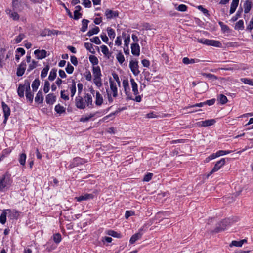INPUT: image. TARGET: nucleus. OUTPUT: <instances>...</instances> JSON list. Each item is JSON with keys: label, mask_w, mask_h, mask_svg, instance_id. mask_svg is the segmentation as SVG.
<instances>
[{"label": "nucleus", "mask_w": 253, "mask_h": 253, "mask_svg": "<svg viewBox=\"0 0 253 253\" xmlns=\"http://www.w3.org/2000/svg\"><path fill=\"white\" fill-rule=\"evenodd\" d=\"M130 83L132 88V92H133V95L135 96V97H134L130 91V90L129 86V83L127 80H124L122 83L125 93L127 96V99L133 100L137 102H139L141 100V97L140 95H137L138 94L137 84L135 82L134 80L132 78L130 79Z\"/></svg>", "instance_id": "f257e3e1"}, {"label": "nucleus", "mask_w": 253, "mask_h": 253, "mask_svg": "<svg viewBox=\"0 0 253 253\" xmlns=\"http://www.w3.org/2000/svg\"><path fill=\"white\" fill-rule=\"evenodd\" d=\"M237 221L238 218L236 217L232 219H225L219 222L217 224L214 229H213L211 232L214 233H218L222 232L225 230L226 228L228 226H230L232 223Z\"/></svg>", "instance_id": "f03ea898"}, {"label": "nucleus", "mask_w": 253, "mask_h": 253, "mask_svg": "<svg viewBox=\"0 0 253 253\" xmlns=\"http://www.w3.org/2000/svg\"><path fill=\"white\" fill-rule=\"evenodd\" d=\"M11 184V181L9 174L6 173L0 179V190L4 191L7 189Z\"/></svg>", "instance_id": "7ed1b4c3"}, {"label": "nucleus", "mask_w": 253, "mask_h": 253, "mask_svg": "<svg viewBox=\"0 0 253 253\" xmlns=\"http://www.w3.org/2000/svg\"><path fill=\"white\" fill-rule=\"evenodd\" d=\"M27 90H30V82L28 81L25 82L23 84L19 85L17 90L18 94L20 97H23L24 91Z\"/></svg>", "instance_id": "20e7f679"}, {"label": "nucleus", "mask_w": 253, "mask_h": 253, "mask_svg": "<svg viewBox=\"0 0 253 253\" xmlns=\"http://www.w3.org/2000/svg\"><path fill=\"white\" fill-rule=\"evenodd\" d=\"M225 163L226 161L224 158H222L219 161H217L212 170L207 174V177H209L212 173L218 171L222 166L225 165Z\"/></svg>", "instance_id": "39448f33"}, {"label": "nucleus", "mask_w": 253, "mask_h": 253, "mask_svg": "<svg viewBox=\"0 0 253 253\" xmlns=\"http://www.w3.org/2000/svg\"><path fill=\"white\" fill-rule=\"evenodd\" d=\"M138 62L136 60H131L129 62V68L131 72L133 73V75L135 76H137L139 73L140 71L138 68Z\"/></svg>", "instance_id": "423d86ee"}, {"label": "nucleus", "mask_w": 253, "mask_h": 253, "mask_svg": "<svg viewBox=\"0 0 253 253\" xmlns=\"http://www.w3.org/2000/svg\"><path fill=\"white\" fill-rule=\"evenodd\" d=\"M216 121L213 119L206 120L205 121H200L195 124L196 126H211L214 125Z\"/></svg>", "instance_id": "0eeeda50"}, {"label": "nucleus", "mask_w": 253, "mask_h": 253, "mask_svg": "<svg viewBox=\"0 0 253 253\" xmlns=\"http://www.w3.org/2000/svg\"><path fill=\"white\" fill-rule=\"evenodd\" d=\"M75 105L76 107L81 109H84L86 107L85 103L82 97L78 96L75 99Z\"/></svg>", "instance_id": "6e6552de"}, {"label": "nucleus", "mask_w": 253, "mask_h": 253, "mask_svg": "<svg viewBox=\"0 0 253 253\" xmlns=\"http://www.w3.org/2000/svg\"><path fill=\"white\" fill-rule=\"evenodd\" d=\"M8 216L11 219H17L20 215V212L16 210L7 209L6 210Z\"/></svg>", "instance_id": "1a4fd4ad"}, {"label": "nucleus", "mask_w": 253, "mask_h": 253, "mask_svg": "<svg viewBox=\"0 0 253 253\" xmlns=\"http://www.w3.org/2000/svg\"><path fill=\"white\" fill-rule=\"evenodd\" d=\"M2 109L4 113V123H6L7 120L8 119V116L10 115V109L8 107V106L3 102H2Z\"/></svg>", "instance_id": "9d476101"}, {"label": "nucleus", "mask_w": 253, "mask_h": 253, "mask_svg": "<svg viewBox=\"0 0 253 253\" xmlns=\"http://www.w3.org/2000/svg\"><path fill=\"white\" fill-rule=\"evenodd\" d=\"M110 93L112 94V95L114 97H116L118 95V90L115 83L113 82V81H110Z\"/></svg>", "instance_id": "9b49d317"}, {"label": "nucleus", "mask_w": 253, "mask_h": 253, "mask_svg": "<svg viewBox=\"0 0 253 253\" xmlns=\"http://www.w3.org/2000/svg\"><path fill=\"white\" fill-rule=\"evenodd\" d=\"M94 197L92 194H85L83 195H81L78 197H75V199L78 202H81L82 201L87 200L89 199H92Z\"/></svg>", "instance_id": "f8f14e48"}, {"label": "nucleus", "mask_w": 253, "mask_h": 253, "mask_svg": "<svg viewBox=\"0 0 253 253\" xmlns=\"http://www.w3.org/2000/svg\"><path fill=\"white\" fill-rule=\"evenodd\" d=\"M46 51L45 50H36L34 54L38 59H42L46 56Z\"/></svg>", "instance_id": "ddd939ff"}, {"label": "nucleus", "mask_w": 253, "mask_h": 253, "mask_svg": "<svg viewBox=\"0 0 253 253\" xmlns=\"http://www.w3.org/2000/svg\"><path fill=\"white\" fill-rule=\"evenodd\" d=\"M105 14L107 19L115 18L118 16L117 11H113L108 9H106Z\"/></svg>", "instance_id": "4468645a"}, {"label": "nucleus", "mask_w": 253, "mask_h": 253, "mask_svg": "<svg viewBox=\"0 0 253 253\" xmlns=\"http://www.w3.org/2000/svg\"><path fill=\"white\" fill-rule=\"evenodd\" d=\"M131 53L133 55L138 56L140 54V47L137 43H133L131 46Z\"/></svg>", "instance_id": "2eb2a0df"}, {"label": "nucleus", "mask_w": 253, "mask_h": 253, "mask_svg": "<svg viewBox=\"0 0 253 253\" xmlns=\"http://www.w3.org/2000/svg\"><path fill=\"white\" fill-rule=\"evenodd\" d=\"M84 101L85 103V105L88 107L92 106V98L91 95L86 94L84 96Z\"/></svg>", "instance_id": "dca6fc26"}, {"label": "nucleus", "mask_w": 253, "mask_h": 253, "mask_svg": "<svg viewBox=\"0 0 253 253\" xmlns=\"http://www.w3.org/2000/svg\"><path fill=\"white\" fill-rule=\"evenodd\" d=\"M6 12L13 20L15 21L19 20V15L17 12L12 11L11 9H6Z\"/></svg>", "instance_id": "f3484780"}, {"label": "nucleus", "mask_w": 253, "mask_h": 253, "mask_svg": "<svg viewBox=\"0 0 253 253\" xmlns=\"http://www.w3.org/2000/svg\"><path fill=\"white\" fill-rule=\"evenodd\" d=\"M26 65L25 63L22 62L19 66L17 71V75L18 76H22L25 71Z\"/></svg>", "instance_id": "a211bd4d"}, {"label": "nucleus", "mask_w": 253, "mask_h": 253, "mask_svg": "<svg viewBox=\"0 0 253 253\" xmlns=\"http://www.w3.org/2000/svg\"><path fill=\"white\" fill-rule=\"evenodd\" d=\"M239 0H232L231 6H230V14H232L235 11L237 7L238 6Z\"/></svg>", "instance_id": "6ab92c4d"}, {"label": "nucleus", "mask_w": 253, "mask_h": 253, "mask_svg": "<svg viewBox=\"0 0 253 253\" xmlns=\"http://www.w3.org/2000/svg\"><path fill=\"white\" fill-rule=\"evenodd\" d=\"M208 85L205 82L199 83L198 85V90L200 92H205L208 90Z\"/></svg>", "instance_id": "aec40b11"}, {"label": "nucleus", "mask_w": 253, "mask_h": 253, "mask_svg": "<svg viewBox=\"0 0 253 253\" xmlns=\"http://www.w3.org/2000/svg\"><path fill=\"white\" fill-rule=\"evenodd\" d=\"M103 99L102 95L99 92H96L95 95V104L97 106H100L103 103Z\"/></svg>", "instance_id": "412c9836"}, {"label": "nucleus", "mask_w": 253, "mask_h": 253, "mask_svg": "<svg viewBox=\"0 0 253 253\" xmlns=\"http://www.w3.org/2000/svg\"><path fill=\"white\" fill-rule=\"evenodd\" d=\"M92 72L94 78L101 77V73L99 66H94L92 69Z\"/></svg>", "instance_id": "4be33fe9"}, {"label": "nucleus", "mask_w": 253, "mask_h": 253, "mask_svg": "<svg viewBox=\"0 0 253 253\" xmlns=\"http://www.w3.org/2000/svg\"><path fill=\"white\" fill-rule=\"evenodd\" d=\"M55 99L56 96L53 93L49 94L46 97V101L49 104H53L55 101Z\"/></svg>", "instance_id": "5701e85b"}, {"label": "nucleus", "mask_w": 253, "mask_h": 253, "mask_svg": "<svg viewBox=\"0 0 253 253\" xmlns=\"http://www.w3.org/2000/svg\"><path fill=\"white\" fill-rule=\"evenodd\" d=\"M246 239H243L240 241H233L230 245V247L236 246L241 247L242 246L243 244L247 242Z\"/></svg>", "instance_id": "b1692460"}, {"label": "nucleus", "mask_w": 253, "mask_h": 253, "mask_svg": "<svg viewBox=\"0 0 253 253\" xmlns=\"http://www.w3.org/2000/svg\"><path fill=\"white\" fill-rule=\"evenodd\" d=\"M142 236V234L140 233H137L132 236L130 239L129 242L130 244H134L136 241L140 239Z\"/></svg>", "instance_id": "393cba45"}, {"label": "nucleus", "mask_w": 253, "mask_h": 253, "mask_svg": "<svg viewBox=\"0 0 253 253\" xmlns=\"http://www.w3.org/2000/svg\"><path fill=\"white\" fill-rule=\"evenodd\" d=\"M252 2L249 0H247L244 4V12L248 13L252 8Z\"/></svg>", "instance_id": "a878e982"}, {"label": "nucleus", "mask_w": 253, "mask_h": 253, "mask_svg": "<svg viewBox=\"0 0 253 253\" xmlns=\"http://www.w3.org/2000/svg\"><path fill=\"white\" fill-rule=\"evenodd\" d=\"M43 97L42 96V92L39 91L36 95V96L35 98V101L39 103H41L43 102Z\"/></svg>", "instance_id": "bb28decb"}, {"label": "nucleus", "mask_w": 253, "mask_h": 253, "mask_svg": "<svg viewBox=\"0 0 253 253\" xmlns=\"http://www.w3.org/2000/svg\"><path fill=\"white\" fill-rule=\"evenodd\" d=\"M100 48L103 54L109 58L111 53L109 52L108 47L106 45H103L100 46Z\"/></svg>", "instance_id": "cd10ccee"}, {"label": "nucleus", "mask_w": 253, "mask_h": 253, "mask_svg": "<svg viewBox=\"0 0 253 253\" xmlns=\"http://www.w3.org/2000/svg\"><path fill=\"white\" fill-rule=\"evenodd\" d=\"M7 215L6 210H4L0 216V222L2 224H5L6 221V215Z\"/></svg>", "instance_id": "c85d7f7f"}, {"label": "nucleus", "mask_w": 253, "mask_h": 253, "mask_svg": "<svg viewBox=\"0 0 253 253\" xmlns=\"http://www.w3.org/2000/svg\"><path fill=\"white\" fill-rule=\"evenodd\" d=\"M65 108L63 106L60 105V104H58L56 105L55 107V110L57 113L61 114L65 112Z\"/></svg>", "instance_id": "c756f323"}, {"label": "nucleus", "mask_w": 253, "mask_h": 253, "mask_svg": "<svg viewBox=\"0 0 253 253\" xmlns=\"http://www.w3.org/2000/svg\"><path fill=\"white\" fill-rule=\"evenodd\" d=\"M40 80L39 79L35 80L32 84V87L33 91H35L37 90L40 85Z\"/></svg>", "instance_id": "7c9ffc66"}, {"label": "nucleus", "mask_w": 253, "mask_h": 253, "mask_svg": "<svg viewBox=\"0 0 253 253\" xmlns=\"http://www.w3.org/2000/svg\"><path fill=\"white\" fill-rule=\"evenodd\" d=\"M209 45L220 47H221L222 44L221 42L218 41L210 40Z\"/></svg>", "instance_id": "2f4dec72"}, {"label": "nucleus", "mask_w": 253, "mask_h": 253, "mask_svg": "<svg viewBox=\"0 0 253 253\" xmlns=\"http://www.w3.org/2000/svg\"><path fill=\"white\" fill-rule=\"evenodd\" d=\"M99 31V29L98 27H95V28H93L92 29L89 30L87 33V35L89 37L91 36L92 35L94 34H97Z\"/></svg>", "instance_id": "473e14b6"}, {"label": "nucleus", "mask_w": 253, "mask_h": 253, "mask_svg": "<svg viewBox=\"0 0 253 253\" xmlns=\"http://www.w3.org/2000/svg\"><path fill=\"white\" fill-rule=\"evenodd\" d=\"M182 62L184 64H193L196 62V60L194 59H189L187 57H184L182 59Z\"/></svg>", "instance_id": "72a5a7b5"}, {"label": "nucleus", "mask_w": 253, "mask_h": 253, "mask_svg": "<svg viewBox=\"0 0 253 253\" xmlns=\"http://www.w3.org/2000/svg\"><path fill=\"white\" fill-rule=\"evenodd\" d=\"M218 100L221 104H225L228 101L227 97L223 94H220Z\"/></svg>", "instance_id": "f704fd0d"}, {"label": "nucleus", "mask_w": 253, "mask_h": 253, "mask_svg": "<svg viewBox=\"0 0 253 253\" xmlns=\"http://www.w3.org/2000/svg\"><path fill=\"white\" fill-rule=\"evenodd\" d=\"M235 29L236 30H242L244 29V22L242 20H239L236 23Z\"/></svg>", "instance_id": "c9c22d12"}, {"label": "nucleus", "mask_w": 253, "mask_h": 253, "mask_svg": "<svg viewBox=\"0 0 253 253\" xmlns=\"http://www.w3.org/2000/svg\"><path fill=\"white\" fill-rule=\"evenodd\" d=\"M84 46L87 50H88L91 53H94L95 50L94 48L93 47V45L91 43H85Z\"/></svg>", "instance_id": "e433bc0d"}, {"label": "nucleus", "mask_w": 253, "mask_h": 253, "mask_svg": "<svg viewBox=\"0 0 253 253\" xmlns=\"http://www.w3.org/2000/svg\"><path fill=\"white\" fill-rule=\"evenodd\" d=\"M70 89L71 92V96L72 97L74 96L76 91V83L74 81H73L72 84L70 87Z\"/></svg>", "instance_id": "4c0bfd02"}, {"label": "nucleus", "mask_w": 253, "mask_h": 253, "mask_svg": "<svg viewBox=\"0 0 253 253\" xmlns=\"http://www.w3.org/2000/svg\"><path fill=\"white\" fill-rule=\"evenodd\" d=\"M56 77V70L52 69L48 76V79L50 81H53Z\"/></svg>", "instance_id": "58836bf2"}, {"label": "nucleus", "mask_w": 253, "mask_h": 253, "mask_svg": "<svg viewBox=\"0 0 253 253\" xmlns=\"http://www.w3.org/2000/svg\"><path fill=\"white\" fill-rule=\"evenodd\" d=\"M49 70V67L48 66H46L44 67L41 72V77L42 78H44L46 77L48 72Z\"/></svg>", "instance_id": "ea45409f"}, {"label": "nucleus", "mask_w": 253, "mask_h": 253, "mask_svg": "<svg viewBox=\"0 0 253 253\" xmlns=\"http://www.w3.org/2000/svg\"><path fill=\"white\" fill-rule=\"evenodd\" d=\"M90 62L93 65H96L98 63L97 58L94 55H90L89 57Z\"/></svg>", "instance_id": "a19ab883"}, {"label": "nucleus", "mask_w": 253, "mask_h": 253, "mask_svg": "<svg viewBox=\"0 0 253 253\" xmlns=\"http://www.w3.org/2000/svg\"><path fill=\"white\" fill-rule=\"evenodd\" d=\"M89 21L86 19H83L82 21V27L81 28V31L83 32H84L87 28V25Z\"/></svg>", "instance_id": "79ce46f5"}, {"label": "nucleus", "mask_w": 253, "mask_h": 253, "mask_svg": "<svg viewBox=\"0 0 253 253\" xmlns=\"http://www.w3.org/2000/svg\"><path fill=\"white\" fill-rule=\"evenodd\" d=\"M241 81L245 84L253 86V79L242 78Z\"/></svg>", "instance_id": "37998d69"}, {"label": "nucleus", "mask_w": 253, "mask_h": 253, "mask_svg": "<svg viewBox=\"0 0 253 253\" xmlns=\"http://www.w3.org/2000/svg\"><path fill=\"white\" fill-rule=\"evenodd\" d=\"M107 234L114 237H117V238H121V235L120 233H118L113 230H109L107 232Z\"/></svg>", "instance_id": "c03bdc74"}, {"label": "nucleus", "mask_w": 253, "mask_h": 253, "mask_svg": "<svg viewBox=\"0 0 253 253\" xmlns=\"http://www.w3.org/2000/svg\"><path fill=\"white\" fill-rule=\"evenodd\" d=\"M26 159V155L25 154L22 153L20 155L19 159V161L21 165H22L23 166L25 165Z\"/></svg>", "instance_id": "a18cd8bd"}, {"label": "nucleus", "mask_w": 253, "mask_h": 253, "mask_svg": "<svg viewBox=\"0 0 253 253\" xmlns=\"http://www.w3.org/2000/svg\"><path fill=\"white\" fill-rule=\"evenodd\" d=\"M219 24L221 26V29H222V31L224 32V33H229L230 32V29L226 25H224L223 24L222 22H219Z\"/></svg>", "instance_id": "49530a36"}, {"label": "nucleus", "mask_w": 253, "mask_h": 253, "mask_svg": "<svg viewBox=\"0 0 253 253\" xmlns=\"http://www.w3.org/2000/svg\"><path fill=\"white\" fill-rule=\"evenodd\" d=\"M61 236L59 233L55 234L53 235V240L55 243L58 244L61 241Z\"/></svg>", "instance_id": "de8ad7c7"}, {"label": "nucleus", "mask_w": 253, "mask_h": 253, "mask_svg": "<svg viewBox=\"0 0 253 253\" xmlns=\"http://www.w3.org/2000/svg\"><path fill=\"white\" fill-rule=\"evenodd\" d=\"M25 37V35L23 34H20L15 39V41L16 43H18L21 42V41Z\"/></svg>", "instance_id": "09e8293b"}, {"label": "nucleus", "mask_w": 253, "mask_h": 253, "mask_svg": "<svg viewBox=\"0 0 253 253\" xmlns=\"http://www.w3.org/2000/svg\"><path fill=\"white\" fill-rule=\"evenodd\" d=\"M217 155L216 154V152L215 153H213L211 155H210L208 157H207L205 160V163H208L211 160H212L213 159H215L216 158H217Z\"/></svg>", "instance_id": "8fccbe9b"}, {"label": "nucleus", "mask_w": 253, "mask_h": 253, "mask_svg": "<svg viewBox=\"0 0 253 253\" xmlns=\"http://www.w3.org/2000/svg\"><path fill=\"white\" fill-rule=\"evenodd\" d=\"M116 58L120 64H122L125 61L124 56L121 53H119L117 55Z\"/></svg>", "instance_id": "3c124183"}, {"label": "nucleus", "mask_w": 253, "mask_h": 253, "mask_svg": "<svg viewBox=\"0 0 253 253\" xmlns=\"http://www.w3.org/2000/svg\"><path fill=\"white\" fill-rule=\"evenodd\" d=\"M26 97L27 99L29 100L30 102H32L33 100V94H32L30 90H27L26 92Z\"/></svg>", "instance_id": "603ef678"}, {"label": "nucleus", "mask_w": 253, "mask_h": 253, "mask_svg": "<svg viewBox=\"0 0 253 253\" xmlns=\"http://www.w3.org/2000/svg\"><path fill=\"white\" fill-rule=\"evenodd\" d=\"M74 69L73 66L68 63L65 69L66 72L68 74H72L73 72Z\"/></svg>", "instance_id": "864d4df0"}, {"label": "nucleus", "mask_w": 253, "mask_h": 253, "mask_svg": "<svg viewBox=\"0 0 253 253\" xmlns=\"http://www.w3.org/2000/svg\"><path fill=\"white\" fill-rule=\"evenodd\" d=\"M6 51L5 48H0V66L2 67V65L1 63V60L2 58L4 57V54Z\"/></svg>", "instance_id": "5fc2aeb1"}, {"label": "nucleus", "mask_w": 253, "mask_h": 253, "mask_svg": "<svg viewBox=\"0 0 253 253\" xmlns=\"http://www.w3.org/2000/svg\"><path fill=\"white\" fill-rule=\"evenodd\" d=\"M93 82L95 85L98 87H100L102 85L101 77L94 78Z\"/></svg>", "instance_id": "6e6d98bb"}, {"label": "nucleus", "mask_w": 253, "mask_h": 253, "mask_svg": "<svg viewBox=\"0 0 253 253\" xmlns=\"http://www.w3.org/2000/svg\"><path fill=\"white\" fill-rule=\"evenodd\" d=\"M94 114H90L85 117H83L80 118V121L83 122H86V121H88L90 118L94 117Z\"/></svg>", "instance_id": "4d7b16f0"}, {"label": "nucleus", "mask_w": 253, "mask_h": 253, "mask_svg": "<svg viewBox=\"0 0 253 253\" xmlns=\"http://www.w3.org/2000/svg\"><path fill=\"white\" fill-rule=\"evenodd\" d=\"M231 152V151H224V150H220L216 152V154L217 155V157H220L221 156H223L225 155L228 154Z\"/></svg>", "instance_id": "13d9d810"}, {"label": "nucleus", "mask_w": 253, "mask_h": 253, "mask_svg": "<svg viewBox=\"0 0 253 253\" xmlns=\"http://www.w3.org/2000/svg\"><path fill=\"white\" fill-rule=\"evenodd\" d=\"M49 87H50V83L48 81H46L44 83V87H43V91L44 92L46 93H47L49 90Z\"/></svg>", "instance_id": "bf43d9fd"}, {"label": "nucleus", "mask_w": 253, "mask_h": 253, "mask_svg": "<svg viewBox=\"0 0 253 253\" xmlns=\"http://www.w3.org/2000/svg\"><path fill=\"white\" fill-rule=\"evenodd\" d=\"M107 32L108 36L110 37V38H114L115 37V33L114 32V31L112 29L110 28H108Z\"/></svg>", "instance_id": "052dcab7"}, {"label": "nucleus", "mask_w": 253, "mask_h": 253, "mask_svg": "<svg viewBox=\"0 0 253 253\" xmlns=\"http://www.w3.org/2000/svg\"><path fill=\"white\" fill-rule=\"evenodd\" d=\"M203 75L211 80H216L217 79V77L215 75L209 73H203Z\"/></svg>", "instance_id": "680f3d73"}, {"label": "nucleus", "mask_w": 253, "mask_h": 253, "mask_svg": "<svg viewBox=\"0 0 253 253\" xmlns=\"http://www.w3.org/2000/svg\"><path fill=\"white\" fill-rule=\"evenodd\" d=\"M153 174L151 173H149L145 175L143 178V181L145 182L149 181L152 177Z\"/></svg>", "instance_id": "e2e57ef3"}, {"label": "nucleus", "mask_w": 253, "mask_h": 253, "mask_svg": "<svg viewBox=\"0 0 253 253\" xmlns=\"http://www.w3.org/2000/svg\"><path fill=\"white\" fill-rule=\"evenodd\" d=\"M90 41L92 42H94L96 44H100L101 43V41L98 37H94L90 39Z\"/></svg>", "instance_id": "0e129e2a"}, {"label": "nucleus", "mask_w": 253, "mask_h": 253, "mask_svg": "<svg viewBox=\"0 0 253 253\" xmlns=\"http://www.w3.org/2000/svg\"><path fill=\"white\" fill-rule=\"evenodd\" d=\"M61 97L65 100H68L69 99L68 95L66 93V91L65 90H61Z\"/></svg>", "instance_id": "69168bd1"}, {"label": "nucleus", "mask_w": 253, "mask_h": 253, "mask_svg": "<svg viewBox=\"0 0 253 253\" xmlns=\"http://www.w3.org/2000/svg\"><path fill=\"white\" fill-rule=\"evenodd\" d=\"M20 1L18 0H13L12 1V6L13 9H16L19 7L20 5Z\"/></svg>", "instance_id": "338daca9"}, {"label": "nucleus", "mask_w": 253, "mask_h": 253, "mask_svg": "<svg viewBox=\"0 0 253 253\" xmlns=\"http://www.w3.org/2000/svg\"><path fill=\"white\" fill-rule=\"evenodd\" d=\"M253 28V17L251 18L248 25L247 27V29L249 30H252Z\"/></svg>", "instance_id": "774afa93"}]
</instances>
